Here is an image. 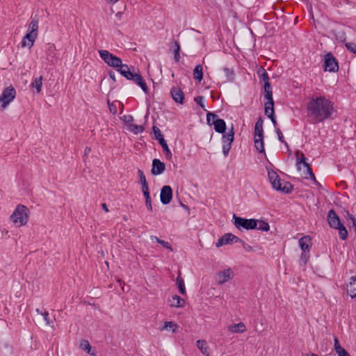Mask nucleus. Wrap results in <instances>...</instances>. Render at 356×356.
<instances>
[{"mask_svg":"<svg viewBox=\"0 0 356 356\" xmlns=\"http://www.w3.org/2000/svg\"><path fill=\"white\" fill-rule=\"evenodd\" d=\"M228 330L233 333H243L246 330L245 325L243 323L232 325L229 326Z\"/></svg>","mask_w":356,"mask_h":356,"instance_id":"24","label":"nucleus"},{"mask_svg":"<svg viewBox=\"0 0 356 356\" xmlns=\"http://www.w3.org/2000/svg\"><path fill=\"white\" fill-rule=\"evenodd\" d=\"M120 119L126 124H130L134 120V118L131 115H124Z\"/></svg>","mask_w":356,"mask_h":356,"instance_id":"48","label":"nucleus"},{"mask_svg":"<svg viewBox=\"0 0 356 356\" xmlns=\"http://www.w3.org/2000/svg\"><path fill=\"white\" fill-rule=\"evenodd\" d=\"M234 139V132L233 127L231 130H229L227 133L222 134V152L225 156H227L230 149L232 147V144Z\"/></svg>","mask_w":356,"mask_h":356,"instance_id":"9","label":"nucleus"},{"mask_svg":"<svg viewBox=\"0 0 356 356\" xmlns=\"http://www.w3.org/2000/svg\"><path fill=\"white\" fill-rule=\"evenodd\" d=\"M264 120L262 117H259L255 123V127L263 128Z\"/></svg>","mask_w":356,"mask_h":356,"instance_id":"55","label":"nucleus"},{"mask_svg":"<svg viewBox=\"0 0 356 356\" xmlns=\"http://www.w3.org/2000/svg\"><path fill=\"white\" fill-rule=\"evenodd\" d=\"M305 159H306V158H305V156L304 154H303V153H302V154H301V157H300V158H298V159H297V163H296V165H297V166H298V168H299V169H300V164H303L304 163H305V162H306V161H305Z\"/></svg>","mask_w":356,"mask_h":356,"instance_id":"51","label":"nucleus"},{"mask_svg":"<svg viewBox=\"0 0 356 356\" xmlns=\"http://www.w3.org/2000/svg\"><path fill=\"white\" fill-rule=\"evenodd\" d=\"M41 315L43 316L44 320L45 321L47 325H50V319L49 317V313L47 312H44L41 313Z\"/></svg>","mask_w":356,"mask_h":356,"instance_id":"52","label":"nucleus"},{"mask_svg":"<svg viewBox=\"0 0 356 356\" xmlns=\"http://www.w3.org/2000/svg\"><path fill=\"white\" fill-rule=\"evenodd\" d=\"M257 74L259 76L260 80L264 81V86H266V84L270 83L269 76L265 69L261 67L260 70H258Z\"/></svg>","mask_w":356,"mask_h":356,"instance_id":"26","label":"nucleus"},{"mask_svg":"<svg viewBox=\"0 0 356 356\" xmlns=\"http://www.w3.org/2000/svg\"><path fill=\"white\" fill-rule=\"evenodd\" d=\"M327 222L330 227L336 229L341 224V220L335 211L332 209L329 211L327 214Z\"/></svg>","mask_w":356,"mask_h":356,"instance_id":"14","label":"nucleus"},{"mask_svg":"<svg viewBox=\"0 0 356 356\" xmlns=\"http://www.w3.org/2000/svg\"><path fill=\"white\" fill-rule=\"evenodd\" d=\"M42 86V76L35 78V80L32 82V83L31 85V86L33 88L36 89V92L38 93H40L41 92Z\"/></svg>","mask_w":356,"mask_h":356,"instance_id":"29","label":"nucleus"},{"mask_svg":"<svg viewBox=\"0 0 356 356\" xmlns=\"http://www.w3.org/2000/svg\"><path fill=\"white\" fill-rule=\"evenodd\" d=\"M338 356H350L348 351H346L344 348L343 350H341L340 351L337 353Z\"/></svg>","mask_w":356,"mask_h":356,"instance_id":"56","label":"nucleus"},{"mask_svg":"<svg viewBox=\"0 0 356 356\" xmlns=\"http://www.w3.org/2000/svg\"><path fill=\"white\" fill-rule=\"evenodd\" d=\"M264 138V130L261 127H254V138Z\"/></svg>","mask_w":356,"mask_h":356,"instance_id":"41","label":"nucleus"},{"mask_svg":"<svg viewBox=\"0 0 356 356\" xmlns=\"http://www.w3.org/2000/svg\"><path fill=\"white\" fill-rule=\"evenodd\" d=\"M39 20L38 16L35 15L32 18L27 29V32L38 35Z\"/></svg>","mask_w":356,"mask_h":356,"instance_id":"23","label":"nucleus"},{"mask_svg":"<svg viewBox=\"0 0 356 356\" xmlns=\"http://www.w3.org/2000/svg\"><path fill=\"white\" fill-rule=\"evenodd\" d=\"M234 234L232 233H227L222 235L216 243V247L219 248L223 245L230 244L233 242Z\"/></svg>","mask_w":356,"mask_h":356,"instance_id":"19","label":"nucleus"},{"mask_svg":"<svg viewBox=\"0 0 356 356\" xmlns=\"http://www.w3.org/2000/svg\"><path fill=\"white\" fill-rule=\"evenodd\" d=\"M254 147L260 153L265 154L264 138H254Z\"/></svg>","mask_w":356,"mask_h":356,"instance_id":"30","label":"nucleus"},{"mask_svg":"<svg viewBox=\"0 0 356 356\" xmlns=\"http://www.w3.org/2000/svg\"><path fill=\"white\" fill-rule=\"evenodd\" d=\"M214 127V129L219 134H224L226 131V123L222 119H216L212 124Z\"/></svg>","mask_w":356,"mask_h":356,"instance_id":"21","label":"nucleus"},{"mask_svg":"<svg viewBox=\"0 0 356 356\" xmlns=\"http://www.w3.org/2000/svg\"><path fill=\"white\" fill-rule=\"evenodd\" d=\"M223 71L225 74L227 79L228 81H233L234 79L235 74L232 69H229L228 67H224Z\"/></svg>","mask_w":356,"mask_h":356,"instance_id":"35","label":"nucleus"},{"mask_svg":"<svg viewBox=\"0 0 356 356\" xmlns=\"http://www.w3.org/2000/svg\"><path fill=\"white\" fill-rule=\"evenodd\" d=\"M37 35L27 32L22 40V47H29V49L31 48L33 46L34 42L37 38Z\"/></svg>","mask_w":356,"mask_h":356,"instance_id":"16","label":"nucleus"},{"mask_svg":"<svg viewBox=\"0 0 356 356\" xmlns=\"http://www.w3.org/2000/svg\"><path fill=\"white\" fill-rule=\"evenodd\" d=\"M264 97L267 100L266 103H267V104H272L274 103V101L273 98V89L270 83H268L266 86H264Z\"/></svg>","mask_w":356,"mask_h":356,"instance_id":"22","label":"nucleus"},{"mask_svg":"<svg viewBox=\"0 0 356 356\" xmlns=\"http://www.w3.org/2000/svg\"><path fill=\"white\" fill-rule=\"evenodd\" d=\"M172 198V189L170 186H164L161 190L160 200L163 204H168Z\"/></svg>","mask_w":356,"mask_h":356,"instance_id":"12","label":"nucleus"},{"mask_svg":"<svg viewBox=\"0 0 356 356\" xmlns=\"http://www.w3.org/2000/svg\"><path fill=\"white\" fill-rule=\"evenodd\" d=\"M117 70L127 79L133 81L135 83L140 86L144 92H148V87L145 82L143 76L140 74L133 73L127 65L122 64Z\"/></svg>","mask_w":356,"mask_h":356,"instance_id":"2","label":"nucleus"},{"mask_svg":"<svg viewBox=\"0 0 356 356\" xmlns=\"http://www.w3.org/2000/svg\"><path fill=\"white\" fill-rule=\"evenodd\" d=\"M143 195H144V197L145 199H149L151 198L150 197V195H149V191H146V192H143Z\"/></svg>","mask_w":356,"mask_h":356,"instance_id":"64","label":"nucleus"},{"mask_svg":"<svg viewBox=\"0 0 356 356\" xmlns=\"http://www.w3.org/2000/svg\"><path fill=\"white\" fill-rule=\"evenodd\" d=\"M269 228L270 227L268 222L264 220H258V225L256 226L254 229L263 232H266L269 230Z\"/></svg>","mask_w":356,"mask_h":356,"instance_id":"32","label":"nucleus"},{"mask_svg":"<svg viewBox=\"0 0 356 356\" xmlns=\"http://www.w3.org/2000/svg\"><path fill=\"white\" fill-rule=\"evenodd\" d=\"M138 176H139V178H140V182L141 184H145V183H147V180H146V178H145V176L143 173V171L140 169H139L138 170Z\"/></svg>","mask_w":356,"mask_h":356,"instance_id":"49","label":"nucleus"},{"mask_svg":"<svg viewBox=\"0 0 356 356\" xmlns=\"http://www.w3.org/2000/svg\"><path fill=\"white\" fill-rule=\"evenodd\" d=\"M152 129L155 136V138L159 140L160 145H161L166 159H171L172 153L168 146L166 141L164 139L163 135L161 134L160 129L156 126H154Z\"/></svg>","mask_w":356,"mask_h":356,"instance_id":"10","label":"nucleus"},{"mask_svg":"<svg viewBox=\"0 0 356 356\" xmlns=\"http://www.w3.org/2000/svg\"><path fill=\"white\" fill-rule=\"evenodd\" d=\"M100 58L110 67L118 69L122 61L120 58L113 55L107 50H99Z\"/></svg>","mask_w":356,"mask_h":356,"instance_id":"6","label":"nucleus"},{"mask_svg":"<svg viewBox=\"0 0 356 356\" xmlns=\"http://www.w3.org/2000/svg\"><path fill=\"white\" fill-rule=\"evenodd\" d=\"M299 245L302 251H309L312 247V238L309 236H304L299 239Z\"/></svg>","mask_w":356,"mask_h":356,"instance_id":"20","label":"nucleus"},{"mask_svg":"<svg viewBox=\"0 0 356 356\" xmlns=\"http://www.w3.org/2000/svg\"><path fill=\"white\" fill-rule=\"evenodd\" d=\"M56 47L54 44L49 43L47 48V58H54L55 57Z\"/></svg>","mask_w":356,"mask_h":356,"instance_id":"33","label":"nucleus"},{"mask_svg":"<svg viewBox=\"0 0 356 356\" xmlns=\"http://www.w3.org/2000/svg\"><path fill=\"white\" fill-rule=\"evenodd\" d=\"M309 177L314 181V183H317V180L316 179L315 175L313 172H311L309 174Z\"/></svg>","mask_w":356,"mask_h":356,"instance_id":"62","label":"nucleus"},{"mask_svg":"<svg viewBox=\"0 0 356 356\" xmlns=\"http://www.w3.org/2000/svg\"><path fill=\"white\" fill-rule=\"evenodd\" d=\"M336 229H339V237L341 240L345 241L348 238V231L345 226L341 223Z\"/></svg>","mask_w":356,"mask_h":356,"instance_id":"31","label":"nucleus"},{"mask_svg":"<svg viewBox=\"0 0 356 356\" xmlns=\"http://www.w3.org/2000/svg\"><path fill=\"white\" fill-rule=\"evenodd\" d=\"M277 134V136H278V139L279 140L285 145V146L288 147V144L285 141V140L284 139V136H283V134L281 131V130L280 129H276L275 130Z\"/></svg>","mask_w":356,"mask_h":356,"instance_id":"47","label":"nucleus"},{"mask_svg":"<svg viewBox=\"0 0 356 356\" xmlns=\"http://www.w3.org/2000/svg\"><path fill=\"white\" fill-rule=\"evenodd\" d=\"M203 67L201 64H198L195 66L193 70V78L197 80L199 82L203 79Z\"/></svg>","mask_w":356,"mask_h":356,"instance_id":"25","label":"nucleus"},{"mask_svg":"<svg viewBox=\"0 0 356 356\" xmlns=\"http://www.w3.org/2000/svg\"><path fill=\"white\" fill-rule=\"evenodd\" d=\"M129 130L134 134H137L138 133H141L144 131V128L143 126L137 125L134 124H129Z\"/></svg>","mask_w":356,"mask_h":356,"instance_id":"34","label":"nucleus"},{"mask_svg":"<svg viewBox=\"0 0 356 356\" xmlns=\"http://www.w3.org/2000/svg\"><path fill=\"white\" fill-rule=\"evenodd\" d=\"M268 177L272 187L276 191H281L285 194H289L293 189V186L289 181H283V186L280 184L275 185V181H279V175L273 170H268Z\"/></svg>","mask_w":356,"mask_h":356,"instance_id":"3","label":"nucleus"},{"mask_svg":"<svg viewBox=\"0 0 356 356\" xmlns=\"http://www.w3.org/2000/svg\"><path fill=\"white\" fill-rule=\"evenodd\" d=\"M142 185V191L143 192H146V191H149V186H148V183H145V184H141Z\"/></svg>","mask_w":356,"mask_h":356,"instance_id":"58","label":"nucleus"},{"mask_svg":"<svg viewBox=\"0 0 356 356\" xmlns=\"http://www.w3.org/2000/svg\"><path fill=\"white\" fill-rule=\"evenodd\" d=\"M177 284L178 285L179 293L182 295H185L186 294V289H185V285H184V281L179 276H178L177 278Z\"/></svg>","mask_w":356,"mask_h":356,"instance_id":"36","label":"nucleus"},{"mask_svg":"<svg viewBox=\"0 0 356 356\" xmlns=\"http://www.w3.org/2000/svg\"><path fill=\"white\" fill-rule=\"evenodd\" d=\"M233 242L232 243H240L243 242V240L237 237L236 236L234 235Z\"/></svg>","mask_w":356,"mask_h":356,"instance_id":"60","label":"nucleus"},{"mask_svg":"<svg viewBox=\"0 0 356 356\" xmlns=\"http://www.w3.org/2000/svg\"><path fill=\"white\" fill-rule=\"evenodd\" d=\"M117 102L111 103L109 100H108V105L109 107L110 112L113 115H115L118 111Z\"/></svg>","mask_w":356,"mask_h":356,"instance_id":"42","label":"nucleus"},{"mask_svg":"<svg viewBox=\"0 0 356 356\" xmlns=\"http://www.w3.org/2000/svg\"><path fill=\"white\" fill-rule=\"evenodd\" d=\"M309 259V251H307V250L302 251L301 256H300V259L302 261H303V264L305 265L307 264Z\"/></svg>","mask_w":356,"mask_h":356,"instance_id":"45","label":"nucleus"},{"mask_svg":"<svg viewBox=\"0 0 356 356\" xmlns=\"http://www.w3.org/2000/svg\"><path fill=\"white\" fill-rule=\"evenodd\" d=\"M346 49L356 55V43L354 42H346L345 44Z\"/></svg>","mask_w":356,"mask_h":356,"instance_id":"43","label":"nucleus"},{"mask_svg":"<svg viewBox=\"0 0 356 356\" xmlns=\"http://www.w3.org/2000/svg\"><path fill=\"white\" fill-rule=\"evenodd\" d=\"M145 205L149 211H152V206L151 202V198L145 199Z\"/></svg>","mask_w":356,"mask_h":356,"instance_id":"54","label":"nucleus"},{"mask_svg":"<svg viewBox=\"0 0 356 356\" xmlns=\"http://www.w3.org/2000/svg\"><path fill=\"white\" fill-rule=\"evenodd\" d=\"M268 118L270 119V120L272 121L274 127H276L277 121H276V119H275V114L274 115L270 114V116H268Z\"/></svg>","mask_w":356,"mask_h":356,"instance_id":"57","label":"nucleus"},{"mask_svg":"<svg viewBox=\"0 0 356 356\" xmlns=\"http://www.w3.org/2000/svg\"><path fill=\"white\" fill-rule=\"evenodd\" d=\"M172 298V301L170 305L171 307H183V305L185 302V301L183 298H181V297H179L177 295L173 296Z\"/></svg>","mask_w":356,"mask_h":356,"instance_id":"27","label":"nucleus"},{"mask_svg":"<svg viewBox=\"0 0 356 356\" xmlns=\"http://www.w3.org/2000/svg\"><path fill=\"white\" fill-rule=\"evenodd\" d=\"M348 216L349 218L350 219L352 224H353V227L355 228V230L356 232V219H355V218L353 215L350 214L349 213H348Z\"/></svg>","mask_w":356,"mask_h":356,"instance_id":"53","label":"nucleus"},{"mask_svg":"<svg viewBox=\"0 0 356 356\" xmlns=\"http://www.w3.org/2000/svg\"><path fill=\"white\" fill-rule=\"evenodd\" d=\"M102 209H103L106 212H108V211H109V210H108V207H107V205H106V203H102Z\"/></svg>","mask_w":356,"mask_h":356,"instance_id":"63","label":"nucleus"},{"mask_svg":"<svg viewBox=\"0 0 356 356\" xmlns=\"http://www.w3.org/2000/svg\"><path fill=\"white\" fill-rule=\"evenodd\" d=\"M334 348L336 353L343 349V348H342L341 346L340 345L339 340L337 337H334Z\"/></svg>","mask_w":356,"mask_h":356,"instance_id":"46","label":"nucleus"},{"mask_svg":"<svg viewBox=\"0 0 356 356\" xmlns=\"http://www.w3.org/2000/svg\"><path fill=\"white\" fill-rule=\"evenodd\" d=\"M197 347L201 350V352L207 355L209 353V347L207 346V342L205 340L199 339L196 342Z\"/></svg>","mask_w":356,"mask_h":356,"instance_id":"28","label":"nucleus"},{"mask_svg":"<svg viewBox=\"0 0 356 356\" xmlns=\"http://www.w3.org/2000/svg\"><path fill=\"white\" fill-rule=\"evenodd\" d=\"M81 347L83 350L86 351L88 354L95 355V354L90 353L91 346L87 340H82V341L81 342Z\"/></svg>","mask_w":356,"mask_h":356,"instance_id":"38","label":"nucleus"},{"mask_svg":"<svg viewBox=\"0 0 356 356\" xmlns=\"http://www.w3.org/2000/svg\"><path fill=\"white\" fill-rule=\"evenodd\" d=\"M270 114H275L274 103L272 104H267V103H265V115L268 118Z\"/></svg>","mask_w":356,"mask_h":356,"instance_id":"37","label":"nucleus"},{"mask_svg":"<svg viewBox=\"0 0 356 356\" xmlns=\"http://www.w3.org/2000/svg\"><path fill=\"white\" fill-rule=\"evenodd\" d=\"M232 220L235 227L240 230L242 229L247 230L253 229L258 225V220L246 219L236 216L235 214H234Z\"/></svg>","mask_w":356,"mask_h":356,"instance_id":"5","label":"nucleus"},{"mask_svg":"<svg viewBox=\"0 0 356 356\" xmlns=\"http://www.w3.org/2000/svg\"><path fill=\"white\" fill-rule=\"evenodd\" d=\"M177 327V325L176 324H175L173 322H172V321H166L165 323V325H164V326H163L162 330H163V329H165V330L172 329V332H175Z\"/></svg>","mask_w":356,"mask_h":356,"instance_id":"40","label":"nucleus"},{"mask_svg":"<svg viewBox=\"0 0 356 356\" xmlns=\"http://www.w3.org/2000/svg\"><path fill=\"white\" fill-rule=\"evenodd\" d=\"M165 170V165L158 159H154L152 161V168L151 173L153 175H159L162 174Z\"/></svg>","mask_w":356,"mask_h":356,"instance_id":"13","label":"nucleus"},{"mask_svg":"<svg viewBox=\"0 0 356 356\" xmlns=\"http://www.w3.org/2000/svg\"><path fill=\"white\" fill-rule=\"evenodd\" d=\"M28 211L29 209L26 207L19 204L11 215L10 218L14 223H19V226L24 225L29 220Z\"/></svg>","mask_w":356,"mask_h":356,"instance_id":"4","label":"nucleus"},{"mask_svg":"<svg viewBox=\"0 0 356 356\" xmlns=\"http://www.w3.org/2000/svg\"><path fill=\"white\" fill-rule=\"evenodd\" d=\"M323 70L330 72H336L339 70V64L337 58L329 52L324 56Z\"/></svg>","mask_w":356,"mask_h":356,"instance_id":"7","label":"nucleus"},{"mask_svg":"<svg viewBox=\"0 0 356 356\" xmlns=\"http://www.w3.org/2000/svg\"><path fill=\"white\" fill-rule=\"evenodd\" d=\"M159 243L161 244L163 247H164L166 249H168L171 251H173V249L172 248V245L170 243L165 241L163 240H161V241H159Z\"/></svg>","mask_w":356,"mask_h":356,"instance_id":"50","label":"nucleus"},{"mask_svg":"<svg viewBox=\"0 0 356 356\" xmlns=\"http://www.w3.org/2000/svg\"><path fill=\"white\" fill-rule=\"evenodd\" d=\"M170 50L173 51L174 60L175 62H179L180 60V45L178 41L173 40L170 43Z\"/></svg>","mask_w":356,"mask_h":356,"instance_id":"18","label":"nucleus"},{"mask_svg":"<svg viewBox=\"0 0 356 356\" xmlns=\"http://www.w3.org/2000/svg\"><path fill=\"white\" fill-rule=\"evenodd\" d=\"M204 97L197 96L195 97L194 101L198 104L204 111H207L205 106L203 103Z\"/></svg>","mask_w":356,"mask_h":356,"instance_id":"44","label":"nucleus"},{"mask_svg":"<svg viewBox=\"0 0 356 356\" xmlns=\"http://www.w3.org/2000/svg\"><path fill=\"white\" fill-rule=\"evenodd\" d=\"M218 115H216V113H211V112H210V111H208V112H207V124H208L209 125H211V124H212V123L211 122V120H213V121H214V120H216V119H218Z\"/></svg>","mask_w":356,"mask_h":356,"instance_id":"39","label":"nucleus"},{"mask_svg":"<svg viewBox=\"0 0 356 356\" xmlns=\"http://www.w3.org/2000/svg\"><path fill=\"white\" fill-rule=\"evenodd\" d=\"M234 272L231 268H227L222 271H219L216 275V281L219 284H223L228 280L234 277Z\"/></svg>","mask_w":356,"mask_h":356,"instance_id":"11","label":"nucleus"},{"mask_svg":"<svg viewBox=\"0 0 356 356\" xmlns=\"http://www.w3.org/2000/svg\"><path fill=\"white\" fill-rule=\"evenodd\" d=\"M16 96V90L12 86L5 88L0 97L1 107L4 109L15 99Z\"/></svg>","mask_w":356,"mask_h":356,"instance_id":"8","label":"nucleus"},{"mask_svg":"<svg viewBox=\"0 0 356 356\" xmlns=\"http://www.w3.org/2000/svg\"><path fill=\"white\" fill-rule=\"evenodd\" d=\"M108 74H109V76L110 78L114 81L115 82L116 81V79H115V72H113V71H110L108 72Z\"/></svg>","mask_w":356,"mask_h":356,"instance_id":"59","label":"nucleus"},{"mask_svg":"<svg viewBox=\"0 0 356 356\" xmlns=\"http://www.w3.org/2000/svg\"><path fill=\"white\" fill-rule=\"evenodd\" d=\"M170 95L175 102L181 104H184V94L181 88L175 86L172 87L170 90Z\"/></svg>","mask_w":356,"mask_h":356,"instance_id":"15","label":"nucleus"},{"mask_svg":"<svg viewBox=\"0 0 356 356\" xmlns=\"http://www.w3.org/2000/svg\"><path fill=\"white\" fill-rule=\"evenodd\" d=\"M347 293L352 298L356 297V277L352 276L347 284Z\"/></svg>","mask_w":356,"mask_h":356,"instance_id":"17","label":"nucleus"},{"mask_svg":"<svg viewBox=\"0 0 356 356\" xmlns=\"http://www.w3.org/2000/svg\"><path fill=\"white\" fill-rule=\"evenodd\" d=\"M335 112L334 103L323 95H314L307 104V118L314 124L333 119Z\"/></svg>","mask_w":356,"mask_h":356,"instance_id":"1","label":"nucleus"},{"mask_svg":"<svg viewBox=\"0 0 356 356\" xmlns=\"http://www.w3.org/2000/svg\"><path fill=\"white\" fill-rule=\"evenodd\" d=\"M151 240L152 241H156L158 243H159V241H161V239L159 238L157 236H151L150 237Z\"/></svg>","mask_w":356,"mask_h":356,"instance_id":"61","label":"nucleus"}]
</instances>
